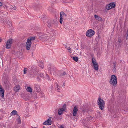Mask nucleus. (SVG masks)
Returning a JSON list of instances; mask_svg holds the SVG:
<instances>
[{
	"label": "nucleus",
	"instance_id": "1",
	"mask_svg": "<svg viewBox=\"0 0 128 128\" xmlns=\"http://www.w3.org/2000/svg\"><path fill=\"white\" fill-rule=\"evenodd\" d=\"M97 103L99 108L101 110H103L104 109V106L105 104L104 100L100 98H99L98 99Z\"/></svg>",
	"mask_w": 128,
	"mask_h": 128
},
{
	"label": "nucleus",
	"instance_id": "2",
	"mask_svg": "<svg viewBox=\"0 0 128 128\" xmlns=\"http://www.w3.org/2000/svg\"><path fill=\"white\" fill-rule=\"evenodd\" d=\"M36 39V37H32L28 38L27 40V42L26 43V48L27 50H29L30 48L32 41Z\"/></svg>",
	"mask_w": 128,
	"mask_h": 128
},
{
	"label": "nucleus",
	"instance_id": "3",
	"mask_svg": "<svg viewBox=\"0 0 128 128\" xmlns=\"http://www.w3.org/2000/svg\"><path fill=\"white\" fill-rule=\"evenodd\" d=\"M117 78L115 75H112L111 76V79L109 82L110 83L114 86H115L117 84Z\"/></svg>",
	"mask_w": 128,
	"mask_h": 128
},
{
	"label": "nucleus",
	"instance_id": "4",
	"mask_svg": "<svg viewBox=\"0 0 128 128\" xmlns=\"http://www.w3.org/2000/svg\"><path fill=\"white\" fill-rule=\"evenodd\" d=\"M80 108L81 109V111L83 112H87L89 114H91L93 111V110L91 108L86 105L84 106V107L82 109L81 108Z\"/></svg>",
	"mask_w": 128,
	"mask_h": 128
},
{
	"label": "nucleus",
	"instance_id": "5",
	"mask_svg": "<svg viewBox=\"0 0 128 128\" xmlns=\"http://www.w3.org/2000/svg\"><path fill=\"white\" fill-rule=\"evenodd\" d=\"M58 21L56 18L52 20V21L48 20V22L47 26H48L50 28L54 25L56 26L57 25Z\"/></svg>",
	"mask_w": 128,
	"mask_h": 128
},
{
	"label": "nucleus",
	"instance_id": "6",
	"mask_svg": "<svg viewBox=\"0 0 128 128\" xmlns=\"http://www.w3.org/2000/svg\"><path fill=\"white\" fill-rule=\"evenodd\" d=\"M92 62L93 64L94 69L96 70H98V65L96 63V59L94 58H92Z\"/></svg>",
	"mask_w": 128,
	"mask_h": 128
},
{
	"label": "nucleus",
	"instance_id": "7",
	"mask_svg": "<svg viewBox=\"0 0 128 128\" xmlns=\"http://www.w3.org/2000/svg\"><path fill=\"white\" fill-rule=\"evenodd\" d=\"M86 34L87 36L91 38L95 34V32L92 30L90 29L87 31Z\"/></svg>",
	"mask_w": 128,
	"mask_h": 128
},
{
	"label": "nucleus",
	"instance_id": "8",
	"mask_svg": "<svg viewBox=\"0 0 128 128\" xmlns=\"http://www.w3.org/2000/svg\"><path fill=\"white\" fill-rule=\"evenodd\" d=\"M12 39L10 38L8 40L6 46V48L9 49L10 48L11 44L12 43Z\"/></svg>",
	"mask_w": 128,
	"mask_h": 128
},
{
	"label": "nucleus",
	"instance_id": "9",
	"mask_svg": "<svg viewBox=\"0 0 128 128\" xmlns=\"http://www.w3.org/2000/svg\"><path fill=\"white\" fill-rule=\"evenodd\" d=\"M78 110V108L76 106L74 108L72 111L73 115V116H76L77 114V112Z\"/></svg>",
	"mask_w": 128,
	"mask_h": 128
},
{
	"label": "nucleus",
	"instance_id": "10",
	"mask_svg": "<svg viewBox=\"0 0 128 128\" xmlns=\"http://www.w3.org/2000/svg\"><path fill=\"white\" fill-rule=\"evenodd\" d=\"M34 88L35 91L36 92L38 93L40 92V91H41L40 86L38 85L35 84L34 86Z\"/></svg>",
	"mask_w": 128,
	"mask_h": 128
},
{
	"label": "nucleus",
	"instance_id": "11",
	"mask_svg": "<svg viewBox=\"0 0 128 128\" xmlns=\"http://www.w3.org/2000/svg\"><path fill=\"white\" fill-rule=\"evenodd\" d=\"M122 42L121 38L120 37L118 38V41L117 42V45L118 47H120L121 46V44H120Z\"/></svg>",
	"mask_w": 128,
	"mask_h": 128
},
{
	"label": "nucleus",
	"instance_id": "12",
	"mask_svg": "<svg viewBox=\"0 0 128 128\" xmlns=\"http://www.w3.org/2000/svg\"><path fill=\"white\" fill-rule=\"evenodd\" d=\"M4 91L2 88H0V96L2 98H3L4 96Z\"/></svg>",
	"mask_w": 128,
	"mask_h": 128
},
{
	"label": "nucleus",
	"instance_id": "13",
	"mask_svg": "<svg viewBox=\"0 0 128 128\" xmlns=\"http://www.w3.org/2000/svg\"><path fill=\"white\" fill-rule=\"evenodd\" d=\"M61 16H62V15H63V19H66L67 18V15L66 14L64 13V12H60Z\"/></svg>",
	"mask_w": 128,
	"mask_h": 128
},
{
	"label": "nucleus",
	"instance_id": "14",
	"mask_svg": "<svg viewBox=\"0 0 128 128\" xmlns=\"http://www.w3.org/2000/svg\"><path fill=\"white\" fill-rule=\"evenodd\" d=\"M41 18L42 19L43 21L44 22H47L48 23V18L46 16H43L41 17Z\"/></svg>",
	"mask_w": 128,
	"mask_h": 128
},
{
	"label": "nucleus",
	"instance_id": "15",
	"mask_svg": "<svg viewBox=\"0 0 128 128\" xmlns=\"http://www.w3.org/2000/svg\"><path fill=\"white\" fill-rule=\"evenodd\" d=\"M94 17L96 20L99 21H101L102 20V18L98 15H95L94 16Z\"/></svg>",
	"mask_w": 128,
	"mask_h": 128
},
{
	"label": "nucleus",
	"instance_id": "16",
	"mask_svg": "<svg viewBox=\"0 0 128 128\" xmlns=\"http://www.w3.org/2000/svg\"><path fill=\"white\" fill-rule=\"evenodd\" d=\"M64 110V109L63 108H60L58 110V113L59 115H61L63 113V111Z\"/></svg>",
	"mask_w": 128,
	"mask_h": 128
},
{
	"label": "nucleus",
	"instance_id": "17",
	"mask_svg": "<svg viewBox=\"0 0 128 128\" xmlns=\"http://www.w3.org/2000/svg\"><path fill=\"white\" fill-rule=\"evenodd\" d=\"M39 78V77H40L41 78H45L46 76H44V74L41 73H38L37 74Z\"/></svg>",
	"mask_w": 128,
	"mask_h": 128
},
{
	"label": "nucleus",
	"instance_id": "18",
	"mask_svg": "<svg viewBox=\"0 0 128 128\" xmlns=\"http://www.w3.org/2000/svg\"><path fill=\"white\" fill-rule=\"evenodd\" d=\"M38 63V64L39 66L41 68H43L44 67V66L43 62L40 61H39Z\"/></svg>",
	"mask_w": 128,
	"mask_h": 128
},
{
	"label": "nucleus",
	"instance_id": "19",
	"mask_svg": "<svg viewBox=\"0 0 128 128\" xmlns=\"http://www.w3.org/2000/svg\"><path fill=\"white\" fill-rule=\"evenodd\" d=\"M109 5L110 6L111 8H115L116 6V4L114 2H111L109 4Z\"/></svg>",
	"mask_w": 128,
	"mask_h": 128
},
{
	"label": "nucleus",
	"instance_id": "20",
	"mask_svg": "<svg viewBox=\"0 0 128 128\" xmlns=\"http://www.w3.org/2000/svg\"><path fill=\"white\" fill-rule=\"evenodd\" d=\"M20 86H16L14 88V90L16 92H17L18 90L20 88Z\"/></svg>",
	"mask_w": 128,
	"mask_h": 128
},
{
	"label": "nucleus",
	"instance_id": "21",
	"mask_svg": "<svg viewBox=\"0 0 128 128\" xmlns=\"http://www.w3.org/2000/svg\"><path fill=\"white\" fill-rule=\"evenodd\" d=\"M71 58L75 62H77L78 60V56H76L75 57H71Z\"/></svg>",
	"mask_w": 128,
	"mask_h": 128
},
{
	"label": "nucleus",
	"instance_id": "22",
	"mask_svg": "<svg viewBox=\"0 0 128 128\" xmlns=\"http://www.w3.org/2000/svg\"><path fill=\"white\" fill-rule=\"evenodd\" d=\"M16 114L18 115L17 114V112L15 110H13L11 113V115H14Z\"/></svg>",
	"mask_w": 128,
	"mask_h": 128
},
{
	"label": "nucleus",
	"instance_id": "23",
	"mask_svg": "<svg viewBox=\"0 0 128 128\" xmlns=\"http://www.w3.org/2000/svg\"><path fill=\"white\" fill-rule=\"evenodd\" d=\"M43 124L44 125H50L51 124L50 123H49V121H48V120H46L43 123Z\"/></svg>",
	"mask_w": 128,
	"mask_h": 128
},
{
	"label": "nucleus",
	"instance_id": "24",
	"mask_svg": "<svg viewBox=\"0 0 128 128\" xmlns=\"http://www.w3.org/2000/svg\"><path fill=\"white\" fill-rule=\"evenodd\" d=\"M27 91L29 92H32V90L31 88L30 87H28L26 89Z\"/></svg>",
	"mask_w": 128,
	"mask_h": 128
},
{
	"label": "nucleus",
	"instance_id": "25",
	"mask_svg": "<svg viewBox=\"0 0 128 128\" xmlns=\"http://www.w3.org/2000/svg\"><path fill=\"white\" fill-rule=\"evenodd\" d=\"M60 23L61 24H62V19H63V15H62V16H61V14H60Z\"/></svg>",
	"mask_w": 128,
	"mask_h": 128
},
{
	"label": "nucleus",
	"instance_id": "26",
	"mask_svg": "<svg viewBox=\"0 0 128 128\" xmlns=\"http://www.w3.org/2000/svg\"><path fill=\"white\" fill-rule=\"evenodd\" d=\"M46 76L45 77V78L48 80L49 81H51V79L50 78V76L46 74Z\"/></svg>",
	"mask_w": 128,
	"mask_h": 128
},
{
	"label": "nucleus",
	"instance_id": "27",
	"mask_svg": "<svg viewBox=\"0 0 128 128\" xmlns=\"http://www.w3.org/2000/svg\"><path fill=\"white\" fill-rule=\"evenodd\" d=\"M38 94H39L40 96L42 97L44 96V94L42 93V92L41 90L40 91V92H38Z\"/></svg>",
	"mask_w": 128,
	"mask_h": 128
},
{
	"label": "nucleus",
	"instance_id": "28",
	"mask_svg": "<svg viewBox=\"0 0 128 128\" xmlns=\"http://www.w3.org/2000/svg\"><path fill=\"white\" fill-rule=\"evenodd\" d=\"M51 66L49 65V67L48 68V70L49 71H50V72L52 71V70H54L53 69H52L51 68Z\"/></svg>",
	"mask_w": 128,
	"mask_h": 128
},
{
	"label": "nucleus",
	"instance_id": "29",
	"mask_svg": "<svg viewBox=\"0 0 128 128\" xmlns=\"http://www.w3.org/2000/svg\"><path fill=\"white\" fill-rule=\"evenodd\" d=\"M110 6L109 5V4L106 6V8L108 10H109L111 8Z\"/></svg>",
	"mask_w": 128,
	"mask_h": 128
},
{
	"label": "nucleus",
	"instance_id": "30",
	"mask_svg": "<svg viewBox=\"0 0 128 128\" xmlns=\"http://www.w3.org/2000/svg\"><path fill=\"white\" fill-rule=\"evenodd\" d=\"M28 68H24V74H25L26 73L27 71L28 70Z\"/></svg>",
	"mask_w": 128,
	"mask_h": 128
},
{
	"label": "nucleus",
	"instance_id": "31",
	"mask_svg": "<svg viewBox=\"0 0 128 128\" xmlns=\"http://www.w3.org/2000/svg\"><path fill=\"white\" fill-rule=\"evenodd\" d=\"M66 73L65 72H64L63 73H62L60 74V76H64L66 75Z\"/></svg>",
	"mask_w": 128,
	"mask_h": 128
},
{
	"label": "nucleus",
	"instance_id": "32",
	"mask_svg": "<svg viewBox=\"0 0 128 128\" xmlns=\"http://www.w3.org/2000/svg\"><path fill=\"white\" fill-rule=\"evenodd\" d=\"M126 40H128V30H127V32L126 33Z\"/></svg>",
	"mask_w": 128,
	"mask_h": 128
},
{
	"label": "nucleus",
	"instance_id": "33",
	"mask_svg": "<svg viewBox=\"0 0 128 128\" xmlns=\"http://www.w3.org/2000/svg\"><path fill=\"white\" fill-rule=\"evenodd\" d=\"M47 120H48V121H49V123H50V124H51L52 121L50 118H49Z\"/></svg>",
	"mask_w": 128,
	"mask_h": 128
},
{
	"label": "nucleus",
	"instance_id": "34",
	"mask_svg": "<svg viewBox=\"0 0 128 128\" xmlns=\"http://www.w3.org/2000/svg\"><path fill=\"white\" fill-rule=\"evenodd\" d=\"M66 104H64V105H63V108H64V109H65V108H66Z\"/></svg>",
	"mask_w": 128,
	"mask_h": 128
},
{
	"label": "nucleus",
	"instance_id": "35",
	"mask_svg": "<svg viewBox=\"0 0 128 128\" xmlns=\"http://www.w3.org/2000/svg\"><path fill=\"white\" fill-rule=\"evenodd\" d=\"M18 118L17 120H20V117L19 116V115H18Z\"/></svg>",
	"mask_w": 128,
	"mask_h": 128
},
{
	"label": "nucleus",
	"instance_id": "36",
	"mask_svg": "<svg viewBox=\"0 0 128 128\" xmlns=\"http://www.w3.org/2000/svg\"><path fill=\"white\" fill-rule=\"evenodd\" d=\"M67 49H68V50H69L70 51H71V48H70V47H68V48Z\"/></svg>",
	"mask_w": 128,
	"mask_h": 128
},
{
	"label": "nucleus",
	"instance_id": "37",
	"mask_svg": "<svg viewBox=\"0 0 128 128\" xmlns=\"http://www.w3.org/2000/svg\"><path fill=\"white\" fill-rule=\"evenodd\" d=\"M56 89L58 91V90H60V88L58 87H56Z\"/></svg>",
	"mask_w": 128,
	"mask_h": 128
},
{
	"label": "nucleus",
	"instance_id": "38",
	"mask_svg": "<svg viewBox=\"0 0 128 128\" xmlns=\"http://www.w3.org/2000/svg\"><path fill=\"white\" fill-rule=\"evenodd\" d=\"M112 70L113 72H115L116 70V68H114L112 69Z\"/></svg>",
	"mask_w": 128,
	"mask_h": 128
},
{
	"label": "nucleus",
	"instance_id": "39",
	"mask_svg": "<svg viewBox=\"0 0 128 128\" xmlns=\"http://www.w3.org/2000/svg\"><path fill=\"white\" fill-rule=\"evenodd\" d=\"M18 122L19 123V124H20L21 123L20 119V120H18Z\"/></svg>",
	"mask_w": 128,
	"mask_h": 128
},
{
	"label": "nucleus",
	"instance_id": "40",
	"mask_svg": "<svg viewBox=\"0 0 128 128\" xmlns=\"http://www.w3.org/2000/svg\"><path fill=\"white\" fill-rule=\"evenodd\" d=\"M113 67L114 68H116V65H114L113 66Z\"/></svg>",
	"mask_w": 128,
	"mask_h": 128
},
{
	"label": "nucleus",
	"instance_id": "41",
	"mask_svg": "<svg viewBox=\"0 0 128 128\" xmlns=\"http://www.w3.org/2000/svg\"><path fill=\"white\" fill-rule=\"evenodd\" d=\"M116 62H114L113 64L114 65H116Z\"/></svg>",
	"mask_w": 128,
	"mask_h": 128
},
{
	"label": "nucleus",
	"instance_id": "42",
	"mask_svg": "<svg viewBox=\"0 0 128 128\" xmlns=\"http://www.w3.org/2000/svg\"><path fill=\"white\" fill-rule=\"evenodd\" d=\"M60 128H64V127H63L62 126H60Z\"/></svg>",
	"mask_w": 128,
	"mask_h": 128
},
{
	"label": "nucleus",
	"instance_id": "43",
	"mask_svg": "<svg viewBox=\"0 0 128 128\" xmlns=\"http://www.w3.org/2000/svg\"><path fill=\"white\" fill-rule=\"evenodd\" d=\"M2 5V4L1 2H0V6H1Z\"/></svg>",
	"mask_w": 128,
	"mask_h": 128
},
{
	"label": "nucleus",
	"instance_id": "44",
	"mask_svg": "<svg viewBox=\"0 0 128 128\" xmlns=\"http://www.w3.org/2000/svg\"><path fill=\"white\" fill-rule=\"evenodd\" d=\"M65 86L64 82V83L62 85V86Z\"/></svg>",
	"mask_w": 128,
	"mask_h": 128
},
{
	"label": "nucleus",
	"instance_id": "45",
	"mask_svg": "<svg viewBox=\"0 0 128 128\" xmlns=\"http://www.w3.org/2000/svg\"><path fill=\"white\" fill-rule=\"evenodd\" d=\"M56 86L58 87H60V86H59L57 84H56Z\"/></svg>",
	"mask_w": 128,
	"mask_h": 128
},
{
	"label": "nucleus",
	"instance_id": "46",
	"mask_svg": "<svg viewBox=\"0 0 128 128\" xmlns=\"http://www.w3.org/2000/svg\"><path fill=\"white\" fill-rule=\"evenodd\" d=\"M28 72H30V73L29 74H30V75H31V74H31V72L30 73V70H28Z\"/></svg>",
	"mask_w": 128,
	"mask_h": 128
},
{
	"label": "nucleus",
	"instance_id": "47",
	"mask_svg": "<svg viewBox=\"0 0 128 128\" xmlns=\"http://www.w3.org/2000/svg\"><path fill=\"white\" fill-rule=\"evenodd\" d=\"M2 39L0 38V42L2 41Z\"/></svg>",
	"mask_w": 128,
	"mask_h": 128
},
{
	"label": "nucleus",
	"instance_id": "48",
	"mask_svg": "<svg viewBox=\"0 0 128 128\" xmlns=\"http://www.w3.org/2000/svg\"><path fill=\"white\" fill-rule=\"evenodd\" d=\"M43 128H46L44 126H43Z\"/></svg>",
	"mask_w": 128,
	"mask_h": 128
},
{
	"label": "nucleus",
	"instance_id": "49",
	"mask_svg": "<svg viewBox=\"0 0 128 128\" xmlns=\"http://www.w3.org/2000/svg\"><path fill=\"white\" fill-rule=\"evenodd\" d=\"M120 62H121L122 61V60H120Z\"/></svg>",
	"mask_w": 128,
	"mask_h": 128
},
{
	"label": "nucleus",
	"instance_id": "50",
	"mask_svg": "<svg viewBox=\"0 0 128 128\" xmlns=\"http://www.w3.org/2000/svg\"><path fill=\"white\" fill-rule=\"evenodd\" d=\"M38 6H40V4H38Z\"/></svg>",
	"mask_w": 128,
	"mask_h": 128
}]
</instances>
